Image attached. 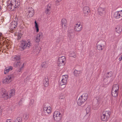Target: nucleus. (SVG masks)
Instances as JSON below:
<instances>
[{
	"mask_svg": "<svg viewBox=\"0 0 122 122\" xmlns=\"http://www.w3.org/2000/svg\"><path fill=\"white\" fill-rule=\"evenodd\" d=\"M16 0H8L7 8L9 11H12L15 8L19 7L20 5V3Z\"/></svg>",
	"mask_w": 122,
	"mask_h": 122,
	"instance_id": "obj_1",
	"label": "nucleus"
},
{
	"mask_svg": "<svg viewBox=\"0 0 122 122\" xmlns=\"http://www.w3.org/2000/svg\"><path fill=\"white\" fill-rule=\"evenodd\" d=\"M31 45L32 44L29 40H28L27 41L23 40L21 42L20 47L21 48L22 50H24L26 48L27 49L29 48L31 46Z\"/></svg>",
	"mask_w": 122,
	"mask_h": 122,
	"instance_id": "obj_2",
	"label": "nucleus"
},
{
	"mask_svg": "<svg viewBox=\"0 0 122 122\" xmlns=\"http://www.w3.org/2000/svg\"><path fill=\"white\" fill-rule=\"evenodd\" d=\"M88 96L87 94L84 93L80 97L77 102L78 105L81 106L87 100Z\"/></svg>",
	"mask_w": 122,
	"mask_h": 122,
	"instance_id": "obj_3",
	"label": "nucleus"
},
{
	"mask_svg": "<svg viewBox=\"0 0 122 122\" xmlns=\"http://www.w3.org/2000/svg\"><path fill=\"white\" fill-rule=\"evenodd\" d=\"M111 114V112L110 111H104L101 117L102 120L104 121H107Z\"/></svg>",
	"mask_w": 122,
	"mask_h": 122,
	"instance_id": "obj_4",
	"label": "nucleus"
},
{
	"mask_svg": "<svg viewBox=\"0 0 122 122\" xmlns=\"http://www.w3.org/2000/svg\"><path fill=\"white\" fill-rule=\"evenodd\" d=\"M14 77V76L13 74L8 75L5 78L3 79L2 82L5 84H8L12 81Z\"/></svg>",
	"mask_w": 122,
	"mask_h": 122,
	"instance_id": "obj_5",
	"label": "nucleus"
},
{
	"mask_svg": "<svg viewBox=\"0 0 122 122\" xmlns=\"http://www.w3.org/2000/svg\"><path fill=\"white\" fill-rule=\"evenodd\" d=\"M53 116L55 121L57 122L60 121L62 117V115L60 112L55 111L54 113Z\"/></svg>",
	"mask_w": 122,
	"mask_h": 122,
	"instance_id": "obj_6",
	"label": "nucleus"
},
{
	"mask_svg": "<svg viewBox=\"0 0 122 122\" xmlns=\"http://www.w3.org/2000/svg\"><path fill=\"white\" fill-rule=\"evenodd\" d=\"M66 62V60L65 57L63 56L58 58L57 64L59 66H63L65 64Z\"/></svg>",
	"mask_w": 122,
	"mask_h": 122,
	"instance_id": "obj_7",
	"label": "nucleus"
},
{
	"mask_svg": "<svg viewBox=\"0 0 122 122\" xmlns=\"http://www.w3.org/2000/svg\"><path fill=\"white\" fill-rule=\"evenodd\" d=\"M24 63L21 62L19 61H15L14 64V66L15 67H18L19 69L18 70L20 72L22 70L24 67Z\"/></svg>",
	"mask_w": 122,
	"mask_h": 122,
	"instance_id": "obj_8",
	"label": "nucleus"
},
{
	"mask_svg": "<svg viewBox=\"0 0 122 122\" xmlns=\"http://www.w3.org/2000/svg\"><path fill=\"white\" fill-rule=\"evenodd\" d=\"M68 76L67 75L62 76V78L60 82V85H63L64 86L63 88L65 87L66 85L67 82Z\"/></svg>",
	"mask_w": 122,
	"mask_h": 122,
	"instance_id": "obj_9",
	"label": "nucleus"
},
{
	"mask_svg": "<svg viewBox=\"0 0 122 122\" xmlns=\"http://www.w3.org/2000/svg\"><path fill=\"white\" fill-rule=\"evenodd\" d=\"M18 19L15 18L12 22L10 23V27L11 30H14L16 27L17 24Z\"/></svg>",
	"mask_w": 122,
	"mask_h": 122,
	"instance_id": "obj_10",
	"label": "nucleus"
},
{
	"mask_svg": "<svg viewBox=\"0 0 122 122\" xmlns=\"http://www.w3.org/2000/svg\"><path fill=\"white\" fill-rule=\"evenodd\" d=\"M43 38V33L42 32H40L38 34L37 36L35 37L34 41L36 42H39L41 39Z\"/></svg>",
	"mask_w": 122,
	"mask_h": 122,
	"instance_id": "obj_11",
	"label": "nucleus"
},
{
	"mask_svg": "<svg viewBox=\"0 0 122 122\" xmlns=\"http://www.w3.org/2000/svg\"><path fill=\"white\" fill-rule=\"evenodd\" d=\"M106 9L105 8L100 7L98 8V14L100 16H103L106 13Z\"/></svg>",
	"mask_w": 122,
	"mask_h": 122,
	"instance_id": "obj_12",
	"label": "nucleus"
},
{
	"mask_svg": "<svg viewBox=\"0 0 122 122\" xmlns=\"http://www.w3.org/2000/svg\"><path fill=\"white\" fill-rule=\"evenodd\" d=\"M34 10L31 7L29 8L27 10V16L28 17H31L34 15Z\"/></svg>",
	"mask_w": 122,
	"mask_h": 122,
	"instance_id": "obj_13",
	"label": "nucleus"
},
{
	"mask_svg": "<svg viewBox=\"0 0 122 122\" xmlns=\"http://www.w3.org/2000/svg\"><path fill=\"white\" fill-rule=\"evenodd\" d=\"M82 29V25H81L80 23L78 22L75 25L74 30L75 31L79 32L81 31Z\"/></svg>",
	"mask_w": 122,
	"mask_h": 122,
	"instance_id": "obj_14",
	"label": "nucleus"
},
{
	"mask_svg": "<svg viewBox=\"0 0 122 122\" xmlns=\"http://www.w3.org/2000/svg\"><path fill=\"white\" fill-rule=\"evenodd\" d=\"M114 16L116 19H119L122 17V10L115 12Z\"/></svg>",
	"mask_w": 122,
	"mask_h": 122,
	"instance_id": "obj_15",
	"label": "nucleus"
},
{
	"mask_svg": "<svg viewBox=\"0 0 122 122\" xmlns=\"http://www.w3.org/2000/svg\"><path fill=\"white\" fill-rule=\"evenodd\" d=\"M44 112L47 114H51L52 109L50 107H44L43 108Z\"/></svg>",
	"mask_w": 122,
	"mask_h": 122,
	"instance_id": "obj_16",
	"label": "nucleus"
},
{
	"mask_svg": "<svg viewBox=\"0 0 122 122\" xmlns=\"http://www.w3.org/2000/svg\"><path fill=\"white\" fill-rule=\"evenodd\" d=\"M68 36L70 39L73 38L75 36L74 31L73 30H69L68 31Z\"/></svg>",
	"mask_w": 122,
	"mask_h": 122,
	"instance_id": "obj_17",
	"label": "nucleus"
},
{
	"mask_svg": "<svg viewBox=\"0 0 122 122\" xmlns=\"http://www.w3.org/2000/svg\"><path fill=\"white\" fill-rule=\"evenodd\" d=\"M122 30V26L121 25H118L116 26L115 29V31L116 33L118 34V36L120 35Z\"/></svg>",
	"mask_w": 122,
	"mask_h": 122,
	"instance_id": "obj_18",
	"label": "nucleus"
},
{
	"mask_svg": "<svg viewBox=\"0 0 122 122\" xmlns=\"http://www.w3.org/2000/svg\"><path fill=\"white\" fill-rule=\"evenodd\" d=\"M33 52L34 53L38 55L39 53L40 50L41 48L40 47H38V46H34L33 47Z\"/></svg>",
	"mask_w": 122,
	"mask_h": 122,
	"instance_id": "obj_19",
	"label": "nucleus"
},
{
	"mask_svg": "<svg viewBox=\"0 0 122 122\" xmlns=\"http://www.w3.org/2000/svg\"><path fill=\"white\" fill-rule=\"evenodd\" d=\"M83 11L84 14L87 15L90 12V10L88 7L85 6L83 8Z\"/></svg>",
	"mask_w": 122,
	"mask_h": 122,
	"instance_id": "obj_20",
	"label": "nucleus"
},
{
	"mask_svg": "<svg viewBox=\"0 0 122 122\" xmlns=\"http://www.w3.org/2000/svg\"><path fill=\"white\" fill-rule=\"evenodd\" d=\"M12 69L13 67L11 66H8L6 67L4 69V74H7L9 71L12 70Z\"/></svg>",
	"mask_w": 122,
	"mask_h": 122,
	"instance_id": "obj_21",
	"label": "nucleus"
},
{
	"mask_svg": "<svg viewBox=\"0 0 122 122\" xmlns=\"http://www.w3.org/2000/svg\"><path fill=\"white\" fill-rule=\"evenodd\" d=\"M49 80L48 77L45 78L43 80V84L44 86L47 87L49 85Z\"/></svg>",
	"mask_w": 122,
	"mask_h": 122,
	"instance_id": "obj_22",
	"label": "nucleus"
},
{
	"mask_svg": "<svg viewBox=\"0 0 122 122\" xmlns=\"http://www.w3.org/2000/svg\"><path fill=\"white\" fill-rule=\"evenodd\" d=\"M9 97L10 98L12 97L15 94V91L14 89H12L11 90L9 91Z\"/></svg>",
	"mask_w": 122,
	"mask_h": 122,
	"instance_id": "obj_23",
	"label": "nucleus"
},
{
	"mask_svg": "<svg viewBox=\"0 0 122 122\" xmlns=\"http://www.w3.org/2000/svg\"><path fill=\"white\" fill-rule=\"evenodd\" d=\"M50 5H48V7H47V8L46 9V10L45 12L46 14H49L50 13V11L51 9H52L51 6Z\"/></svg>",
	"mask_w": 122,
	"mask_h": 122,
	"instance_id": "obj_24",
	"label": "nucleus"
},
{
	"mask_svg": "<svg viewBox=\"0 0 122 122\" xmlns=\"http://www.w3.org/2000/svg\"><path fill=\"white\" fill-rule=\"evenodd\" d=\"M61 24L62 26H63L65 27H67L66 20L65 19H63L61 21Z\"/></svg>",
	"mask_w": 122,
	"mask_h": 122,
	"instance_id": "obj_25",
	"label": "nucleus"
},
{
	"mask_svg": "<svg viewBox=\"0 0 122 122\" xmlns=\"http://www.w3.org/2000/svg\"><path fill=\"white\" fill-rule=\"evenodd\" d=\"M11 59L13 61H20V58L18 56H13L11 58Z\"/></svg>",
	"mask_w": 122,
	"mask_h": 122,
	"instance_id": "obj_26",
	"label": "nucleus"
},
{
	"mask_svg": "<svg viewBox=\"0 0 122 122\" xmlns=\"http://www.w3.org/2000/svg\"><path fill=\"white\" fill-rule=\"evenodd\" d=\"M1 97L4 98V99L6 100L8 98H10L9 95H8L7 93H3Z\"/></svg>",
	"mask_w": 122,
	"mask_h": 122,
	"instance_id": "obj_27",
	"label": "nucleus"
},
{
	"mask_svg": "<svg viewBox=\"0 0 122 122\" xmlns=\"http://www.w3.org/2000/svg\"><path fill=\"white\" fill-rule=\"evenodd\" d=\"M104 46V45L102 44H98L97 45V48L99 50H102L103 49Z\"/></svg>",
	"mask_w": 122,
	"mask_h": 122,
	"instance_id": "obj_28",
	"label": "nucleus"
},
{
	"mask_svg": "<svg viewBox=\"0 0 122 122\" xmlns=\"http://www.w3.org/2000/svg\"><path fill=\"white\" fill-rule=\"evenodd\" d=\"M112 89L119 91V87L118 84H117L114 85L113 86Z\"/></svg>",
	"mask_w": 122,
	"mask_h": 122,
	"instance_id": "obj_29",
	"label": "nucleus"
},
{
	"mask_svg": "<svg viewBox=\"0 0 122 122\" xmlns=\"http://www.w3.org/2000/svg\"><path fill=\"white\" fill-rule=\"evenodd\" d=\"M41 67L44 69L46 68L47 67V66L46 62H44L41 65Z\"/></svg>",
	"mask_w": 122,
	"mask_h": 122,
	"instance_id": "obj_30",
	"label": "nucleus"
},
{
	"mask_svg": "<svg viewBox=\"0 0 122 122\" xmlns=\"http://www.w3.org/2000/svg\"><path fill=\"white\" fill-rule=\"evenodd\" d=\"M80 73V71H77L76 70H75L74 72V75L76 76H78Z\"/></svg>",
	"mask_w": 122,
	"mask_h": 122,
	"instance_id": "obj_31",
	"label": "nucleus"
},
{
	"mask_svg": "<svg viewBox=\"0 0 122 122\" xmlns=\"http://www.w3.org/2000/svg\"><path fill=\"white\" fill-rule=\"evenodd\" d=\"M112 96L114 97H117L118 95V92L112 91Z\"/></svg>",
	"mask_w": 122,
	"mask_h": 122,
	"instance_id": "obj_32",
	"label": "nucleus"
},
{
	"mask_svg": "<svg viewBox=\"0 0 122 122\" xmlns=\"http://www.w3.org/2000/svg\"><path fill=\"white\" fill-rule=\"evenodd\" d=\"M112 75V71H110L107 73L106 75V77H111Z\"/></svg>",
	"mask_w": 122,
	"mask_h": 122,
	"instance_id": "obj_33",
	"label": "nucleus"
},
{
	"mask_svg": "<svg viewBox=\"0 0 122 122\" xmlns=\"http://www.w3.org/2000/svg\"><path fill=\"white\" fill-rule=\"evenodd\" d=\"M35 26L36 28V32H38L39 31V29L38 28V25L36 21H35Z\"/></svg>",
	"mask_w": 122,
	"mask_h": 122,
	"instance_id": "obj_34",
	"label": "nucleus"
},
{
	"mask_svg": "<svg viewBox=\"0 0 122 122\" xmlns=\"http://www.w3.org/2000/svg\"><path fill=\"white\" fill-rule=\"evenodd\" d=\"M70 56L71 57H73L74 58H75L76 57V54L74 52H72L70 54Z\"/></svg>",
	"mask_w": 122,
	"mask_h": 122,
	"instance_id": "obj_35",
	"label": "nucleus"
},
{
	"mask_svg": "<svg viewBox=\"0 0 122 122\" xmlns=\"http://www.w3.org/2000/svg\"><path fill=\"white\" fill-rule=\"evenodd\" d=\"M24 117L25 120H27L29 117L28 115L27 114H26L24 116Z\"/></svg>",
	"mask_w": 122,
	"mask_h": 122,
	"instance_id": "obj_36",
	"label": "nucleus"
},
{
	"mask_svg": "<svg viewBox=\"0 0 122 122\" xmlns=\"http://www.w3.org/2000/svg\"><path fill=\"white\" fill-rule=\"evenodd\" d=\"M34 100L33 99L30 100V106L34 104Z\"/></svg>",
	"mask_w": 122,
	"mask_h": 122,
	"instance_id": "obj_37",
	"label": "nucleus"
},
{
	"mask_svg": "<svg viewBox=\"0 0 122 122\" xmlns=\"http://www.w3.org/2000/svg\"><path fill=\"white\" fill-rule=\"evenodd\" d=\"M14 122H21V120L20 118H18L14 121Z\"/></svg>",
	"mask_w": 122,
	"mask_h": 122,
	"instance_id": "obj_38",
	"label": "nucleus"
},
{
	"mask_svg": "<svg viewBox=\"0 0 122 122\" xmlns=\"http://www.w3.org/2000/svg\"><path fill=\"white\" fill-rule=\"evenodd\" d=\"M61 41V38L60 37L57 38L56 39V42L57 43H59Z\"/></svg>",
	"mask_w": 122,
	"mask_h": 122,
	"instance_id": "obj_39",
	"label": "nucleus"
},
{
	"mask_svg": "<svg viewBox=\"0 0 122 122\" xmlns=\"http://www.w3.org/2000/svg\"><path fill=\"white\" fill-rule=\"evenodd\" d=\"M3 37L2 34L1 33H0V40H2L3 39Z\"/></svg>",
	"mask_w": 122,
	"mask_h": 122,
	"instance_id": "obj_40",
	"label": "nucleus"
},
{
	"mask_svg": "<svg viewBox=\"0 0 122 122\" xmlns=\"http://www.w3.org/2000/svg\"><path fill=\"white\" fill-rule=\"evenodd\" d=\"M22 35H18L17 37V39L18 40L20 39Z\"/></svg>",
	"mask_w": 122,
	"mask_h": 122,
	"instance_id": "obj_41",
	"label": "nucleus"
},
{
	"mask_svg": "<svg viewBox=\"0 0 122 122\" xmlns=\"http://www.w3.org/2000/svg\"><path fill=\"white\" fill-rule=\"evenodd\" d=\"M122 59V55H120L119 56L118 60L119 61H121Z\"/></svg>",
	"mask_w": 122,
	"mask_h": 122,
	"instance_id": "obj_42",
	"label": "nucleus"
},
{
	"mask_svg": "<svg viewBox=\"0 0 122 122\" xmlns=\"http://www.w3.org/2000/svg\"><path fill=\"white\" fill-rule=\"evenodd\" d=\"M62 0H56V4H59Z\"/></svg>",
	"mask_w": 122,
	"mask_h": 122,
	"instance_id": "obj_43",
	"label": "nucleus"
},
{
	"mask_svg": "<svg viewBox=\"0 0 122 122\" xmlns=\"http://www.w3.org/2000/svg\"><path fill=\"white\" fill-rule=\"evenodd\" d=\"M60 88L62 89H63L65 88V87H64V88H63V87L64 86L63 85H61L60 84Z\"/></svg>",
	"mask_w": 122,
	"mask_h": 122,
	"instance_id": "obj_44",
	"label": "nucleus"
},
{
	"mask_svg": "<svg viewBox=\"0 0 122 122\" xmlns=\"http://www.w3.org/2000/svg\"><path fill=\"white\" fill-rule=\"evenodd\" d=\"M112 92H119V91H117V90H112Z\"/></svg>",
	"mask_w": 122,
	"mask_h": 122,
	"instance_id": "obj_45",
	"label": "nucleus"
},
{
	"mask_svg": "<svg viewBox=\"0 0 122 122\" xmlns=\"http://www.w3.org/2000/svg\"><path fill=\"white\" fill-rule=\"evenodd\" d=\"M6 122H11V120L10 119H7L6 120Z\"/></svg>",
	"mask_w": 122,
	"mask_h": 122,
	"instance_id": "obj_46",
	"label": "nucleus"
},
{
	"mask_svg": "<svg viewBox=\"0 0 122 122\" xmlns=\"http://www.w3.org/2000/svg\"><path fill=\"white\" fill-rule=\"evenodd\" d=\"M2 112V109L0 106V115L1 114V113Z\"/></svg>",
	"mask_w": 122,
	"mask_h": 122,
	"instance_id": "obj_47",
	"label": "nucleus"
},
{
	"mask_svg": "<svg viewBox=\"0 0 122 122\" xmlns=\"http://www.w3.org/2000/svg\"><path fill=\"white\" fill-rule=\"evenodd\" d=\"M64 97H61V96L60 97H59V99H64Z\"/></svg>",
	"mask_w": 122,
	"mask_h": 122,
	"instance_id": "obj_48",
	"label": "nucleus"
},
{
	"mask_svg": "<svg viewBox=\"0 0 122 122\" xmlns=\"http://www.w3.org/2000/svg\"><path fill=\"white\" fill-rule=\"evenodd\" d=\"M11 30V32L12 33L13 32V30Z\"/></svg>",
	"mask_w": 122,
	"mask_h": 122,
	"instance_id": "obj_49",
	"label": "nucleus"
},
{
	"mask_svg": "<svg viewBox=\"0 0 122 122\" xmlns=\"http://www.w3.org/2000/svg\"><path fill=\"white\" fill-rule=\"evenodd\" d=\"M88 109H89V107H87V108H86V110H88Z\"/></svg>",
	"mask_w": 122,
	"mask_h": 122,
	"instance_id": "obj_50",
	"label": "nucleus"
},
{
	"mask_svg": "<svg viewBox=\"0 0 122 122\" xmlns=\"http://www.w3.org/2000/svg\"><path fill=\"white\" fill-rule=\"evenodd\" d=\"M87 112V113H88V112Z\"/></svg>",
	"mask_w": 122,
	"mask_h": 122,
	"instance_id": "obj_51",
	"label": "nucleus"
}]
</instances>
